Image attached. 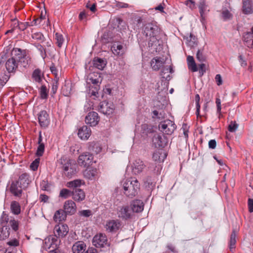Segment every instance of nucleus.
I'll return each mask as SVG.
<instances>
[{"mask_svg": "<svg viewBox=\"0 0 253 253\" xmlns=\"http://www.w3.org/2000/svg\"><path fill=\"white\" fill-rule=\"evenodd\" d=\"M10 218L9 217L8 215L5 212H3L0 218V224L2 227H7L6 225L9 223Z\"/></svg>", "mask_w": 253, "mask_h": 253, "instance_id": "nucleus-43", "label": "nucleus"}, {"mask_svg": "<svg viewBox=\"0 0 253 253\" xmlns=\"http://www.w3.org/2000/svg\"><path fill=\"white\" fill-rule=\"evenodd\" d=\"M115 109L114 104L111 102L103 101L100 103L99 110L100 112L105 115H111Z\"/></svg>", "mask_w": 253, "mask_h": 253, "instance_id": "nucleus-6", "label": "nucleus"}, {"mask_svg": "<svg viewBox=\"0 0 253 253\" xmlns=\"http://www.w3.org/2000/svg\"><path fill=\"white\" fill-rule=\"evenodd\" d=\"M68 232L69 228L66 224H58L54 228V234L57 238L64 237L68 234Z\"/></svg>", "mask_w": 253, "mask_h": 253, "instance_id": "nucleus-7", "label": "nucleus"}, {"mask_svg": "<svg viewBox=\"0 0 253 253\" xmlns=\"http://www.w3.org/2000/svg\"><path fill=\"white\" fill-rule=\"evenodd\" d=\"M238 127V125L235 122H231L228 126V130L230 132H235Z\"/></svg>", "mask_w": 253, "mask_h": 253, "instance_id": "nucleus-59", "label": "nucleus"}, {"mask_svg": "<svg viewBox=\"0 0 253 253\" xmlns=\"http://www.w3.org/2000/svg\"><path fill=\"white\" fill-rule=\"evenodd\" d=\"M153 142L156 147H164L167 143L166 138L159 134H155L153 137Z\"/></svg>", "mask_w": 253, "mask_h": 253, "instance_id": "nucleus-15", "label": "nucleus"}, {"mask_svg": "<svg viewBox=\"0 0 253 253\" xmlns=\"http://www.w3.org/2000/svg\"><path fill=\"white\" fill-rule=\"evenodd\" d=\"M93 159V156L90 153H83L79 156L78 162L79 165L86 167L89 165Z\"/></svg>", "mask_w": 253, "mask_h": 253, "instance_id": "nucleus-13", "label": "nucleus"}, {"mask_svg": "<svg viewBox=\"0 0 253 253\" xmlns=\"http://www.w3.org/2000/svg\"><path fill=\"white\" fill-rule=\"evenodd\" d=\"M200 95L198 94H197L195 96V102H196V114L197 117H201L200 114Z\"/></svg>", "mask_w": 253, "mask_h": 253, "instance_id": "nucleus-51", "label": "nucleus"}, {"mask_svg": "<svg viewBox=\"0 0 253 253\" xmlns=\"http://www.w3.org/2000/svg\"><path fill=\"white\" fill-rule=\"evenodd\" d=\"M187 41L189 45L191 46H194L197 44V39L192 34H190L189 37L187 38Z\"/></svg>", "mask_w": 253, "mask_h": 253, "instance_id": "nucleus-50", "label": "nucleus"}, {"mask_svg": "<svg viewBox=\"0 0 253 253\" xmlns=\"http://www.w3.org/2000/svg\"><path fill=\"white\" fill-rule=\"evenodd\" d=\"M197 59L201 62H205L206 60V57L203 55V52L200 50H198L196 54Z\"/></svg>", "mask_w": 253, "mask_h": 253, "instance_id": "nucleus-56", "label": "nucleus"}, {"mask_svg": "<svg viewBox=\"0 0 253 253\" xmlns=\"http://www.w3.org/2000/svg\"><path fill=\"white\" fill-rule=\"evenodd\" d=\"M32 77L35 82L41 84L42 83V80L44 79L43 74L39 69H37L34 71Z\"/></svg>", "mask_w": 253, "mask_h": 253, "instance_id": "nucleus-29", "label": "nucleus"}, {"mask_svg": "<svg viewBox=\"0 0 253 253\" xmlns=\"http://www.w3.org/2000/svg\"><path fill=\"white\" fill-rule=\"evenodd\" d=\"M82 184V181L80 179H76L67 182V186L69 188H73V189L77 188L80 187Z\"/></svg>", "mask_w": 253, "mask_h": 253, "instance_id": "nucleus-45", "label": "nucleus"}, {"mask_svg": "<svg viewBox=\"0 0 253 253\" xmlns=\"http://www.w3.org/2000/svg\"><path fill=\"white\" fill-rule=\"evenodd\" d=\"M167 155L163 149L156 150L153 154L152 158L155 162L157 163L163 162L166 158Z\"/></svg>", "mask_w": 253, "mask_h": 253, "instance_id": "nucleus-20", "label": "nucleus"}, {"mask_svg": "<svg viewBox=\"0 0 253 253\" xmlns=\"http://www.w3.org/2000/svg\"><path fill=\"white\" fill-rule=\"evenodd\" d=\"M172 68L171 67L167 66L163 68L161 72V76L163 78L165 79L166 80H169V75H165L166 74H168L169 73H171L172 72Z\"/></svg>", "mask_w": 253, "mask_h": 253, "instance_id": "nucleus-44", "label": "nucleus"}, {"mask_svg": "<svg viewBox=\"0 0 253 253\" xmlns=\"http://www.w3.org/2000/svg\"><path fill=\"white\" fill-rule=\"evenodd\" d=\"M61 164L65 175L68 178H71L76 173L77 165L75 161L62 157L61 159Z\"/></svg>", "mask_w": 253, "mask_h": 253, "instance_id": "nucleus-3", "label": "nucleus"}, {"mask_svg": "<svg viewBox=\"0 0 253 253\" xmlns=\"http://www.w3.org/2000/svg\"><path fill=\"white\" fill-rule=\"evenodd\" d=\"M32 37L33 39L38 41H43L44 40L43 35L42 34V33L40 32H37L33 34Z\"/></svg>", "mask_w": 253, "mask_h": 253, "instance_id": "nucleus-57", "label": "nucleus"}, {"mask_svg": "<svg viewBox=\"0 0 253 253\" xmlns=\"http://www.w3.org/2000/svg\"><path fill=\"white\" fill-rule=\"evenodd\" d=\"M188 128L189 127L187 126L186 124H183L181 129L183 131V134L187 139L188 137Z\"/></svg>", "mask_w": 253, "mask_h": 253, "instance_id": "nucleus-61", "label": "nucleus"}, {"mask_svg": "<svg viewBox=\"0 0 253 253\" xmlns=\"http://www.w3.org/2000/svg\"><path fill=\"white\" fill-rule=\"evenodd\" d=\"M187 65L188 69L193 72H197L198 70L197 65L193 56L189 55L187 57Z\"/></svg>", "mask_w": 253, "mask_h": 253, "instance_id": "nucleus-32", "label": "nucleus"}, {"mask_svg": "<svg viewBox=\"0 0 253 253\" xmlns=\"http://www.w3.org/2000/svg\"><path fill=\"white\" fill-rule=\"evenodd\" d=\"M253 33L248 32L243 36V40L246 42H251V45H253Z\"/></svg>", "mask_w": 253, "mask_h": 253, "instance_id": "nucleus-46", "label": "nucleus"}, {"mask_svg": "<svg viewBox=\"0 0 253 253\" xmlns=\"http://www.w3.org/2000/svg\"><path fill=\"white\" fill-rule=\"evenodd\" d=\"M73 253H83L86 249V245L82 241L76 242L72 247Z\"/></svg>", "mask_w": 253, "mask_h": 253, "instance_id": "nucleus-25", "label": "nucleus"}, {"mask_svg": "<svg viewBox=\"0 0 253 253\" xmlns=\"http://www.w3.org/2000/svg\"><path fill=\"white\" fill-rule=\"evenodd\" d=\"M55 38L56 40V43L58 46L61 47L64 41L63 36L61 34L57 33L55 35Z\"/></svg>", "mask_w": 253, "mask_h": 253, "instance_id": "nucleus-49", "label": "nucleus"}, {"mask_svg": "<svg viewBox=\"0 0 253 253\" xmlns=\"http://www.w3.org/2000/svg\"><path fill=\"white\" fill-rule=\"evenodd\" d=\"M165 63L164 59L161 57H156L151 61V66L153 70L158 71L163 67Z\"/></svg>", "mask_w": 253, "mask_h": 253, "instance_id": "nucleus-22", "label": "nucleus"}, {"mask_svg": "<svg viewBox=\"0 0 253 253\" xmlns=\"http://www.w3.org/2000/svg\"><path fill=\"white\" fill-rule=\"evenodd\" d=\"M130 208L133 213L141 212L144 209L143 203L139 200H134L131 203Z\"/></svg>", "mask_w": 253, "mask_h": 253, "instance_id": "nucleus-24", "label": "nucleus"}, {"mask_svg": "<svg viewBox=\"0 0 253 253\" xmlns=\"http://www.w3.org/2000/svg\"><path fill=\"white\" fill-rule=\"evenodd\" d=\"M198 7L199 8L200 13L201 17H203L205 12L206 11L208 8V5H207L205 0H200L199 4Z\"/></svg>", "mask_w": 253, "mask_h": 253, "instance_id": "nucleus-38", "label": "nucleus"}, {"mask_svg": "<svg viewBox=\"0 0 253 253\" xmlns=\"http://www.w3.org/2000/svg\"><path fill=\"white\" fill-rule=\"evenodd\" d=\"M107 239L105 235L99 234L96 235L93 238V245L97 248H101L106 245Z\"/></svg>", "mask_w": 253, "mask_h": 253, "instance_id": "nucleus-10", "label": "nucleus"}, {"mask_svg": "<svg viewBox=\"0 0 253 253\" xmlns=\"http://www.w3.org/2000/svg\"><path fill=\"white\" fill-rule=\"evenodd\" d=\"M71 194L72 192L69 190L67 189H63L60 192L59 196L64 199H66L70 197Z\"/></svg>", "mask_w": 253, "mask_h": 253, "instance_id": "nucleus-53", "label": "nucleus"}, {"mask_svg": "<svg viewBox=\"0 0 253 253\" xmlns=\"http://www.w3.org/2000/svg\"><path fill=\"white\" fill-rule=\"evenodd\" d=\"M39 164V159H36L34 161H33L31 165H30V168L33 170H36L38 169V166Z\"/></svg>", "mask_w": 253, "mask_h": 253, "instance_id": "nucleus-60", "label": "nucleus"}, {"mask_svg": "<svg viewBox=\"0 0 253 253\" xmlns=\"http://www.w3.org/2000/svg\"><path fill=\"white\" fill-rule=\"evenodd\" d=\"M9 79V76L5 73L0 74V85L3 86Z\"/></svg>", "mask_w": 253, "mask_h": 253, "instance_id": "nucleus-52", "label": "nucleus"}, {"mask_svg": "<svg viewBox=\"0 0 253 253\" xmlns=\"http://www.w3.org/2000/svg\"><path fill=\"white\" fill-rule=\"evenodd\" d=\"M18 63L15 58L11 57L5 63V67L9 73L14 72L18 68Z\"/></svg>", "mask_w": 253, "mask_h": 253, "instance_id": "nucleus-21", "label": "nucleus"}, {"mask_svg": "<svg viewBox=\"0 0 253 253\" xmlns=\"http://www.w3.org/2000/svg\"><path fill=\"white\" fill-rule=\"evenodd\" d=\"M145 167L146 166L142 160L137 159L135 160L132 166V172L135 174H138L143 171Z\"/></svg>", "mask_w": 253, "mask_h": 253, "instance_id": "nucleus-17", "label": "nucleus"}, {"mask_svg": "<svg viewBox=\"0 0 253 253\" xmlns=\"http://www.w3.org/2000/svg\"><path fill=\"white\" fill-rule=\"evenodd\" d=\"M206 72V66L205 64L202 63L199 65V73L203 75Z\"/></svg>", "mask_w": 253, "mask_h": 253, "instance_id": "nucleus-62", "label": "nucleus"}, {"mask_svg": "<svg viewBox=\"0 0 253 253\" xmlns=\"http://www.w3.org/2000/svg\"><path fill=\"white\" fill-rule=\"evenodd\" d=\"M66 218V214L62 210H59L56 211L53 216V219L56 222L64 221Z\"/></svg>", "mask_w": 253, "mask_h": 253, "instance_id": "nucleus-30", "label": "nucleus"}, {"mask_svg": "<svg viewBox=\"0 0 253 253\" xmlns=\"http://www.w3.org/2000/svg\"><path fill=\"white\" fill-rule=\"evenodd\" d=\"M39 94L42 99H47L48 96V89L45 85H42L39 88Z\"/></svg>", "mask_w": 253, "mask_h": 253, "instance_id": "nucleus-39", "label": "nucleus"}, {"mask_svg": "<svg viewBox=\"0 0 253 253\" xmlns=\"http://www.w3.org/2000/svg\"><path fill=\"white\" fill-rule=\"evenodd\" d=\"M160 31V28L155 23H148L144 25L143 32L146 37H150L149 46H153L159 42L158 38Z\"/></svg>", "mask_w": 253, "mask_h": 253, "instance_id": "nucleus-1", "label": "nucleus"}, {"mask_svg": "<svg viewBox=\"0 0 253 253\" xmlns=\"http://www.w3.org/2000/svg\"><path fill=\"white\" fill-rule=\"evenodd\" d=\"M57 239L54 237L45 239L43 247L44 249L51 253L57 249Z\"/></svg>", "mask_w": 253, "mask_h": 253, "instance_id": "nucleus-9", "label": "nucleus"}, {"mask_svg": "<svg viewBox=\"0 0 253 253\" xmlns=\"http://www.w3.org/2000/svg\"><path fill=\"white\" fill-rule=\"evenodd\" d=\"M91 134V129L86 126H84L79 129L78 135L82 140H87Z\"/></svg>", "mask_w": 253, "mask_h": 253, "instance_id": "nucleus-18", "label": "nucleus"}, {"mask_svg": "<svg viewBox=\"0 0 253 253\" xmlns=\"http://www.w3.org/2000/svg\"><path fill=\"white\" fill-rule=\"evenodd\" d=\"M10 246L17 247L19 246V241L17 239H13L7 243Z\"/></svg>", "mask_w": 253, "mask_h": 253, "instance_id": "nucleus-63", "label": "nucleus"}, {"mask_svg": "<svg viewBox=\"0 0 253 253\" xmlns=\"http://www.w3.org/2000/svg\"><path fill=\"white\" fill-rule=\"evenodd\" d=\"M236 232L235 230H233L230 235L229 241V249L231 252H232L233 250L235 248V245L236 243Z\"/></svg>", "mask_w": 253, "mask_h": 253, "instance_id": "nucleus-34", "label": "nucleus"}, {"mask_svg": "<svg viewBox=\"0 0 253 253\" xmlns=\"http://www.w3.org/2000/svg\"><path fill=\"white\" fill-rule=\"evenodd\" d=\"M88 149L90 151H91L96 154L99 153L102 149L99 144L94 142H91L90 144Z\"/></svg>", "mask_w": 253, "mask_h": 253, "instance_id": "nucleus-41", "label": "nucleus"}, {"mask_svg": "<svg viewBox=\"0 0 253 253\" xmlns=\"http://www.w3.org/2000/svg\"><path fill=\"white\" fill-rule=\"evenodd\" d=\"M93 66L99 70H102L105 67L106 62L99 58H95L93 61Z\"/></svg>", "mask_w": 253, "mask_h": 253, "instance_id": "nucleus-33", "label": "nucleus"}, {"mask_svg": "<svg viewBox=\"0 0 253 253\" xmlns=\"http://www.w3.org/2000/svg\"><path fill=\"white\" fill-rule=\"evenodd\" d=\"M243 11L246 14L253 13V4L250 0H245L243 1Z\"/></svg>", "mask_w": 253, "mask_h": 253, "instance_id": "nucleus-26", "label": "nucleus"}, {"mask_svg": "<svg viewBox=\"0 0 253 253\" xmlns=\"http://www.w3.org/2000/svg\"><path fill=\"white\" fill-rule=\"evenodd\" d=\"M97 173V170L92 168H88L84 171V176L88 179H92Z\"/></svg>", "mask_w": 253, "mask_h": 253, "instance_id": "nucleus-31", "label": "nucleus"}, {"mask_svg": "<svg viewBox=\"0 0 253 253\" xmlns=\"http://www.w3.org/2000/svg\"><path fill=\"white\" fill-rule=\"evenodd\" d=\"M111 50L115 55L118 56H121L125 52L124 46L118 43H114L111 47Z\"/></svg>", "mask_w": 253, "mask_h": 253, "instance_id": "nucleus-28", "label": "nucleus"}, {"mask_svg": "<svg viewBox=\"0 0 253 253\" xmlns=\"http://www.w3.org/2000/svg\"><path fill=\"white\" fill-rule=\"evenodd\" d=\"M9 228L7 227H2L0 228V240L6 239L9 237Z\"/></svg>", "mask_w": 253, "mask_h": 253, "instance_id": "nucleus-37", "label": "nucleus"}, {"mask_svg": "<svg viewBox=\"0 0 253 253\" xmlns=\"http://www.w3.org/2000/svg\"><path fill=\"white\" fill-rule=\"evenodd\" d=\"M20 184L23 187V188L27 187L31 181L29 179V175L27 173H23L20 176L17 180Z\"/></svg>", "mask_w": 253, "mask_h": 253, "instance_id": "nucleus-27", "label": "nucleus"}, {"mask_svg": "<svg viewBox=\"0 0 253 253\" xmlns=\"http://www.w3.org/2000/svg\"><path fill=\"white\" fill-rule=\"evenodd\" d=\"M18 61L21 66L24 68H26L31 63V58L27 54Z\"/></svg>", "mask_w": 253, "mask_h": 253, "instance_id": "nucleus-42", "label": "nucleus"}, {"mask_svg": "<svg viewBox=\"0 0 253 253\" xmlns=\"http://www.w3.org/2000/svg\"><path fill=\"white\" fill-rule=\"evenodd\" d=\"M39 123L41 127L46 128L49 124L48 114L46 111H41L38 115Z\"/></svg>", "mask_w": 253, "mask_h": 253, "instance_id": "nucleus-11", "label": "nucleus"}, {"mask_svg": "<svg viewBox=\"0 0 253 253\" xmlns=\"http://www.w3.org/2000/svg\"><path fill=\"white\" fill-rule=\"evenodd\" d=\"M44 151V144H39L36 154L38 156H42Z\"/></svg>", "mask_w": 253, "mask_h": 253, "instance_id": "nucleus-58", "label": "nucleus"}, {"mask_svg": "<svg viewBox=\"0 0 253 253\" xmlns=\"http://www.w3.org/2000/svg\"><path fill=\"white\" fill-rule=\"evenodd\" d=\"M11 57L14 58L18 62L24 56L26 55V51L19 48H13L11 51Z\"/></svg>", "mask_w": 253, "mask_h": 253, "instance_id": "nucleus-23", "label": "nucleus"}, {"mask_svg": "<svg viewBox=\"0 0 253 253\" xmlns=\"http://www.w3.org/2000/svg\"><path fill=\"white\" fill-rule=\"evenodd\" d=\"M78 214L80 216L87 218L92 216L93 213L90 210H84L79 211Z\"/></svg>", "mask_w": 253, "mask_h": 253, "instance_id": "nucleus-48", "label": "nucleus"}, {"mask_svg": "<svg viewBox=\"0 0 253 253\" xmlns=\"http://www.w3.org/2000/svg\"><path fill=\"white\" fill-rule=\"evenodd\" d=\"M139 186L140 184L137 180L126 179L123 184L124 194L126 196L132 198L137 194Z\"/></svg>", "mask_w": 253, "mask_h": 253, "instance_id": "nucleus-2", "label": "nucleus"}, {"mask_svg": "<svg viewBox=\"0 0 253 253\" xmlns=\"http://www.w3.org/2000/svg\"><path fill=\"white\" fill-rule=\"evenodd\" d=\"M248 207L250 212H253V199H249L248 200Z\"/></svg>", "mask_w": 253, "mask_h": 253, "instance_id": "nucleus-64", "label": "nucleus"}, {"mask_svg": "<svg viewBox=\"0 0 253 253\" xmlns=\"http://www.w3.org/2000/svg\"><path fill=\"white\" fill-rule=\"evenodd\" d=\"M8 225L14 231H16L18 230L19 221L17 220H15L13 217H10V219L9 220Z\"/></svg>", "mask_w": 253, "mask_h": 253, "instance_id": "nucleus-47", "label": "nucleus"}, {"mask_svg": "<svg viewBox=\"0 0 253 253\" xmlns=\"http://www.w3.org/2000/svg\"><path fill=\"white\" fill-rule=\"evenodd\" d=\"M59 77H57V76L56 75V77L52 81L51 90V93L52 94V95H54L57 92L59 85Z\"/></svg>", "mask_w": 253, "mask_h": 253, "instance_id": "nucleus-40", "label": "nucleus"}, {"mask_svg": "<svg viewBox=\"0 0 253 253\" xmlns=\"http://www.w3.org/2000/svg\"><path fill=\"white\" fill-rule=\"evenodd\" d=\"M232 15L229 10L225 9L222 12V17L224 20L230 19L232 18Z\"/></svg>", "mask_w": 253, "mask_h": 253, "instance_id": "nucleus-55", "label": "nucleus"}, {"mask_svg": "<svg viewBox=\"0 0 253 253\" xmlns=\"http://www.w3.org/2000/svg\"><path fill=\"white\" fill-rule=\"evenodd\" d=\"M121 226V223L119 220H109L106 221L105 228L109 232H116Z\"/></svg>", "mask_w": 253, "mask_h": 253, "instance_id": "nucleus-8", "label": "nucleus"}, {"mask_svg": "<svg viewBox=\"0 0 253 253\" xmlns=\"http://www.w3.org/2000/svg\"><path fill=\"white\" fill-rule=\"evenodd\" d=\"M117 214L119 217L124 220L131 219L134 215L130 207L127 206L119 207L118 209Z\"/></svg>", "mask_w": 253, "mask_h": 253, "instance_id": "nucleus-5", "label": "nucleus"}, {"mask_svg": "<svg viewBox=\"0 0 253 253\" xmlns=\"http://www.w3.org/2000/svg\"><path fill=\"white\" fill-rule=\"evenodd\" d=\"M72 91V84L70 82H65V84L62 87V92L64 95L69 96Z\"/></svg>", "mask_w": 253, "mask_h": 253, "instance_id": "nucleus-35", "label": "nucleus"}, {"mask_svg": "<svg viewBox=\"0 0 253 253\" xmlns=\"http://www.w3.org/2000/svg\"><path fill=\"white\" fill-rule=\"evenodd\" d=\"M64 209L63 211L66 214H73L76 211V205L72 200L66 201L64 204Z\"/></svg>", "mask_w": 253, "mask_h": 253, "instance_id": "nucleus-14", "label": "nucleus"}, {"mask_svg": "<svg viewBox=\"0 0 253 253\" xmlns=\"http://www.w3.org/2000/svg\"><path fill=\"white\" fill-rule=\"evenodd\" d=\"M85 123L90 126H95L99 121V118L98 114L95 112H89L86 116Z\"/></svg>", "mask_w": 253, "mask_h": 253, "instance_id": "nucleus-12", "label": "nucleus"}, {"mask_svg": "<svg viewBox=\"0 0 253 253\" xmlns=\"http://www.w3.org/2000/svg\"><path fill=\"white\" fill-rule=\"evenodd\" d=\"M17 25V26L18 27V28L21 30L24 31L28 27H30L29 22H25V23H19L18 21L14 23V26Z\"/></svg>", "mask_w": 253, "mask_h": 253, "instance_id": "nucleus-54", "label": "nucleus"}, {"mask_svg": "<svg viewBox=\"0 0 253 253\" xmlns=\"http://www.w3.org/2000/svg\"><path fill=\"white\" fill-rule=\"evenodd\" d=\"M22 186L20 184L19 181H16L12 182L10 191L14 196L20 197L21 195Z\"/></svg>", "mask_w": 253, "mask_h": 253, "instance_id": "nucleus-19", "label": "nucleus"}, {"mask_svg": "<svg viewBox=\"0 0 253 253\" xmlns=\"http://www.w3.org/2000/svg\"><path fill=\"white\" fill-rule=\"evenodd\" d=\"M10 210L13 214L18 215L21 212V207L17 202L13 201L10 205Z\"/></svg>", "mask_w": 253, "mask_h": 253, "instance_id": "nucleus-36", "label": "nucleus"}, {"mask_svg": "<svg viewBox=\"0 0 253 253\" xmlns=\"http://www.w3.org/2000/svg\"><path fill=\"white\" fill-rule=\"evenodd\" d=\"M72 198L76 202L83 201L85 197L84 191L80 188L73 189L72 191Z\"/></svg>", "mask_w": 253, "mask_h": 253, "instance_id": "nucleus-16", "label": "nucleus"}, {"mask_svg": "<svg viewBox=\"0 0 253 253\" xmlns=\"http://www.w3.org/2000/svg\"><path fill=\"white\" fill-rule=\"evenodd\" d=\"M176 128L174 123L169 120L161 122L159 125V129L167 134H171Z\"/></svg>", "mask_w": 253, "mask_h": 253, "instance_id": "nucleus-4", "label": "nucleus"}]
</instances>
